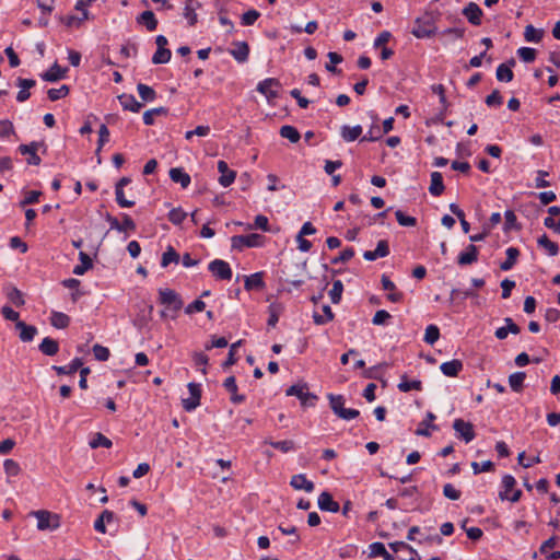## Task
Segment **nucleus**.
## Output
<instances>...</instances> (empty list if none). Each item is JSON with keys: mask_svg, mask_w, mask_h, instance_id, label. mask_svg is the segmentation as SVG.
I'll return each mask as SVG.
<instances>
[{"mask_svg": "<svg viewBox=\"0 0 560 560\" xmlns=\"http://www.w3.org/2000/svg\"><path fill=\"white\" fill-rule=\"evenodd\" d=\"M285 395L295 396L300 400L301 406L304 408L314 407L318 400L317 395L308 390V384L305 382H299L291 385L287 388Z\"/></svg>", "mask_w": 560, "mask_h": 560, "instance_id": "1", "label": "nucleus"}, {"mask_svg": "<svg viewBox=\"0 0 560 560\" xmlns=\"http://www.w3.org/2000/svg\"><path fill=\"white\" fill-rule=\"evenodd\" d=\"M327 398L329 399L330 409L338 418L352 420L360 416V411L358 409L345 407L346 399L342 395L328 394Z\"/></svg>", "mask_w": 560, "mask_h": 560, "instance_id": "2", "label": "nucleus"}, {"mask_svg": "<svg viewBox=\"0 0 560 560\" xmlns=\"http://www.w3.org/2000/svg\"><path fill=\"white\" fill-rule=\"evenodd\" d=\"M159 302L174 313L171 315L172 319L177 317V312L184 305L180 295L176 291L167 288L159 290Z\"/></svg>", "mask_w": 560, "mask_h": 560, "instance_id": "3", "label": "nucleus"}, {"mask_svg": "<svg viewBox=\"0 0 560 560\" xmlns=\"http://www.w3.org/2000/svg\"><path fill=\"white\" fill-rule=\"evenodd\" d=\"M436 32L434 19L431 14L427 13L415 21L411 34L417 38H429Z\"/></svg>", "mask_w": 560, "mask_h": 560, "instance_id": "4", "label": "nucleus"}, {"mask_svg": "<svg viewBox=\"0 0 560 560\" xmlns=\"http://www.w3.org/2000/svg\"><path fill=\"white\" fill-rule=\"evenodd\" d=\"M32 516L37 518V528L39 530H55L60 526V517L46 510L31 512Z\"/></svg>", "mask_w": 560, "mask_h": 560, "instance_id": "5", "label": "nucleus"}, {"mask_svg": "<svg viewBox=\"0 0 560 560\" xmlns=\"http://www.w3.org/2000/svg\"><path fill=\"white\" fill-rule=\"evenodd\" d=\"M265 237L258 233H250L246 235H234L231 238L232 248L243 250L245 247H260L264 245Z\"/></svg>", "mask_w": 560, "mask_h": 560, "instance_id": "6", "label": "nucleus"}, {"mask_svg": "<svg viewBox=\"0 0 560 560\" xmlns=\"http://www.w3.org/2000/svg\"><path fill=\"white\" fill-rule=\"evenodd\" d=\"M281 88V82L277 78H267L260 81L257 84L256 90L266 96L268 102H271L273 98L279 96V89Z\"/></svg>", "mask_w": 560, "mask_h": 560, "instance_id": "7", "label": "nucleus"}, {"mask_svg": "<svg viewBox=\"0 0 560 560\" xmlns=\"http://www.w3.org/2000/svg\"><path fill=\"white\" fill-rule=\"evenodd\" d=\"M453 429L457 434V438L463 440L465 443H470L475 438L474 424L469 421H465L462 418H457L453 422Z\"/></svg>", "mask_w": 560, "mask_h": 560, "instance_id": "8", "label": "nucleus"}, {"mask_svg": "<svg viewBox=\"0 0 560 560\" xmlns=\"http://www.w3.org/2000/svg\"><path fill=\"white\" fill-rule=\"evenodd\" d=\"M209 271L219 280H231L232 269L230 265L222 259H214L208 266Z\"/></svg>", "mask_w": 560, "mask_h": 560, "instance_id": "9", "label": "nucleus"}, {"mask_svg": "<svg viewBox=\"0 0 560 560\" xmlns=\"http://www.w3.org/2000/svg\"><path fill=\"white\" fill-rule=\"evenodd\" d=\"M190 397L183 399V408L186 411H192L200 405L201 388L200 385L194 382L187 385Z\"/></svg>", "mask_w": 560, "mask_h": 560, "instance_id": "10", "label": "nucleus"}, {"mask_svg": "<svg viewBox=\"0 0 560 560\" xmlns=\"http://www.w3.org/2000/svg\"><path fill=\"white\" fill-rule=\"evenodd\" d=\"M40 145H43L42 142L32 141L28 144H20L18 150L21 154L28 155L27 164L37 166L42 162L40 158L37 154V150Z\"/></svg>", "mask_w": 560, "mask_h": 560, "instance_id": "11", "label": "nucleus"}, {"mask_svg": "<svg viewBox=\"0 0 560 560\" xmlns=\"http://www.w3.org/2000/svg\"><path fill=\"white\" fill-rule=\"evenodd\" d=\"M516 65L514 58H510L508 61L500 63L495 71V78L500 82H511L514 78L512 68Z\"/></svg>", "mask_w": 560, "mask_h": 560, "instance_id": "12", "label": "nucleus"}, {"mask_svg": "<svg viewBox=\"0 0 560 560\" xmlns=\"http://www.w3.org/2000/svg\"><path fill=\"white\" fill-rule=\"evenodd\" d=\"M462 13L468 20V22L470 24H472L474 26H478L481 24V18L483 15V12L477 3L469 2L463 9Z\"/></svg>", "mask_w": 560, "mask_h": 560, "instance_id": "13", "label": "nucleus"}, {"mask_svg": "<svg viewBox=\"0 0 560 560\" xmlns=\"http://www.w3.org/2000/svg\"><path fill=\"white\" fill-rule=\"evenodd\" d=\"M390 253L389 244L386 240L378 241L376 248L374 250H365L363 253V258L368 261L376 260L377 258H384L388 256Z\"/></svg>", "mask_w": 560, "mask_h": 560, "instance_id": "14", "label": "nucleus"}, {"mask_svg": "<svg viewBox=\"0 0 560 560\" xmlns=\"http://www.w3.org/2000/svg\"><path fill=\"white\" fill-rule=\"evenodd\" d=\"M317 504L322 511L337 513L340 510L339 503L335 501L332 495L327 491H324L319 494Z\"/></svg>", "mask_w": 560, "mask_h": 560, "instance_id": "15", "label": "nucleus"}, {"mask_svg": "<svg viewBox=\"0 0 560 560\" xmlns=\"http://www.w3.org/2000/svg\"><path fill=\"white\" fill-rule=\"evenodd\" d=\"M266 287L264 281V272L258 271L245 277L244 288L246 291H261Z\"/></svg>", "mask_w": 560, "mask_h": 560, "instance_id": "16", "label": "nucleus"}, {"mask_svg": "<svg viewBox=\"0 0 560 560\" xmlns=\"http://www.w3.org/2000/svg\"><path fill=\"white\" fill-rule=\"evenodd\" d=\"M478 247L474 244H469L466 249L459 253L457 257V264L459 266H467L478 260Z\"/></svg>", "mask_w": 560, "mask_h": 560, "instance_id": "17", "label": "nucleus"}, {"mask_svg": "<svg viewBox=\"0 0 560 560\" xmlns=\"http://www.w3.org/2000/svg\"><path fill=\"white\" fill-rule=\"evenodd\" d=\"M218 171L221 173L219 177V183L223 187H229L236 177V172L229 168L228 163L225 161L218 162Z\"/></svg>", "mask_w": 560, "mask_h": 560, "instance_id": "18", "label": "nucleus"}, {"mask_svg": "<svg viewBox=\"0 0 560 560\" xmlns=\"http://www.w3.org/2000/svg\"><path fill=\"white\" fill-rule=\"evenodd\" d=\"M559 538L557 536H551L547 540H545L539 547V552L546 557L548 560H558L560 559V551H551L553 547L558 545Z\"/></svg>", "mask_w": 560, "mask_h": 560, "instance_id": "19", "label": "nucleus"}, {"mask_svg": "<svg viewBox=\"0 0 560 560\" xmlns=\"http://www.w3.org/2000/svg\"><path fill=\"white\" fill-rule=\"evenodd\" d=\"M464 364L458 359L443 362L440 365L441 372L447 377H456L463 371Z\"/></svg>", "mask_w": 560, "mask_h": 560, "instance_id": "20", "label": "nucleus"}, {"mask_svg": "<svg viewBox=\"0 0 560 560\" xmlns=\"http://www.w3.org/2000/svg\"><path fill=\"white\" fill-rule=\"evenodd\" d=\"M67 71V68H61L55 62L47 71L40 74V78L47 82H57L66 77Z\"/></svg>", "mask_w": 560, "mask_h": 560, "instance_id": "21", "label": "nucleus"}, {"mask_svg": "<svg viewBox=\"0 0 560 560\" xmlns=\"http://www.w3.org/2000/svg\"><path fill=\"white\" fill-rule=\"evenodd\" d=\"M290 486L295 490H304L308 493L312 492L315 488L314 482L308 480L304 474L292 476Z\"/></svg>", "mask_w": 560, "mask_h": 560, "instance_id": "22", "label": "nucleus"}, {"mask_svg": "<svg viewBox=\"0 0 560 560\" xmlns=\"http://www.w3.org/2000/svg\"><path fill=\"white\" fill-rule=\"evenodd\" d=\"M435 415L431 411H428L425 415L424 420L420 423V427L416 430V434L420 436H430L431 433L429 429H432L433 431H438L439 427L433 423L435 420Z\"/></svg>", "mask_w": 560, "mask_h": 560, "instance_id": "23", "label": "nucleus"}, {"mask_svg": "<svg viewBox=\"0 0 560 560\" xmlns=\"http://www.w3.org/2000/svg\"><path fill=\"white\" fill-rule=\"evenodd\" d=\"M224 388L231 393V401L233 404H241L245 401V395L237 394V384L234 376H229L223 383Z\"/></svg>", "mask_w": 560, "mask_h": 560, "instance_id": "24", "label": "nucleus"}, {"mask_svg": "<svg viewBox=\"0 0 560 560\" xmlns=\"http://www.w3.org/2000/svg\"><path fill=\"white\" fill-rule=\"evenodd\" d=\"M15 328L20 330L19 337L23 342L32 341L37 335V328L33 325H27L23 320L16 322Z\"/></svg>", "mask_w": 560, "mask_h": 560, "instance_id": "25", "label": "nucleus"}, {"mask_svg": "<svg viewBox=\"0 0 560 560\" xmlns=\"http://www.w3.org/2000/svg\"><path fill=\"white\" fill-rule=\"evenodd\" d=\"M170 178L174 183L180 184L182 188H187L190 185L191 178L183 167H173L170 170Z\"/></svg>", "mask_w": 560, "mask_h": 560, "instance_id": "26", "label": "nucleus"}, {"mask_svg": "<svg viewBox=\"0 0 560 560\" xmlns=\"http://www.w3.org/2000/svg\"><path fill=\"white\" fill-rule=\"evenodd\" d=\"M235 48L230 50V54L233 58L240 62H246L249 56V46L246 42H236L234 43Z\"/></svg>", "mask_w": 560, "mask_h": 560, "instance_id": "27", "label": "nucleus"}, {"mask_svg": "<svg viewBox=\"0 0 560 560\" xmlns=\"http://www.w3.org/2000/svg\"><path fill=\"white\" fill-rule=\"evenodd\" d=\"M120 105L125 110H130L132 113H138L142 108V104L137 101V98L132 94H121L118 96Z\"/></svg>", "mask_w": 560, "mask_h": 560, "instance_id": "28", "label": "nucleus"}, {"mask_svg": "<svg viewBox=\"0 0 560 560\" xmlns=\"http://www.w3.org/2000/svg\"><path fill=\"white\" fill-rule=\"evenodd\" d=\"M445 190V186L443 183V176L440 172L431 173V184L429 187V192L434 196H441Z\"/></svg>", "mask_w": 560, "mask_h": 560, "instance_id": "29", "label": "nucleus"}, {"mask_svg": "<svg viewBox=\"0 0 560 560\" xmlns=\"http://www.w3.org/2000/svg\"><path fill=\"white\" fill-rule=\"evenodd\" d=\"M506 258L504 261L500 264V269L503 271L511 270L517 262V259L521 255L520 249L516 247H509L505 250Z\"/></svg>", "mask_w": 560, "mask_h": 560, "instance_id": "30", "label": "nucleus"}, {"mask_svg": "<svg viewBox=\"0 0 560 560\" xmlns=\"http://www.w3.org/2000/svg\"><path fill=\"white\" fill-rule=\"evenodd\" d=\"M38 349L43 354L54 357L59 351V343L50 337H45L39 343Z\"/></svg>", "mask_w": 560, "mask_h": 560, "instance_id": "31", "label": "nucleus"}, {"mask_svg": "<svg viewBox=\"0 0 560 560\" xmlns=\"http://www.w3.org/2000/svg\"><path fill=\"white\" fill-rule=\"evenodd\" d=\"M477 296V293L471 290H465L460 291L458 289H452L450 294V304L452 305H459L462 304L466 299Z\"/></svg>", "mask_w": 560, "mask_h": 560, "instance_id": "32", "label": "nucleus"}, {"mask_svg": "<svg viewBox=\"0 0 560 560\" xmlns=\"http://www.w3.org/2000/svg\"><path fill=\"white\" fill-rule=\"evenodd\" d=\"M137 23L145 25L147 30L153 32L158 27V20L151 10L143 11L137 16Z\"/></svg>", "mask_w": 560, "mask_h": 560, "instance_id": "33", "label": "nucleus"}, {"mask_svg": "<svg viewBox=\"0 0 560 560\" xmlns=\"http://www.w3.org/2000/svg\"><path fill=\"white\" fill-rule=\"evenodd\" d=\"M83 365V361L81 358H74L69 365L58 366L52 365V370L56 371L58 375H71L75 373Z\"/></svg>", "mask_w": 560, "mask_h": 560, "instance_id": "34", "label": "nucleus"}, {"mask_svg": "<svg viewBox=\"0 0 560 560\" xmlns=\"http://www.w3.org/2000/svg\"><path fill=\"white\" fill-rule=\"evenodd\" d=\"M398 389L402 393H408L410 390H422V382L420 380H411L407 378V375L404 374L400 377V382L397 385Z\"/></svg>", "mask_w": 560, "mask_h": 560, "instance_id": "35", "label": "nucleus"}, {"mask_svg": "<svg viewBox=\"0 0 560 560\" xmlns=\"http://www.w3.org/2000/svg\"><path fill=\"white\" fill-rule=\"evenodd\" d=\"M79 259L81 261L80 265H77L74 268H73V273L77 275V276H82L84 275L89 269H91L93 267V260L92 258L84 252H80L79 253Z\"/></svg>", "mask_w": 560, "mask_h": 560, "instance_id": "36", "label": "nucleus"}, {"mask_svg": "<svg viewBox=\"0 0 560 560\" xmlns=\"http://www.w3.org/2000/svg\"><path fill=\"white\" fill-rule=\"evenodd\" d=\"M340 133L345 141L352 142L361 136L362 127L360 125H355L353 127L345 125L341 127Z\"/></svg>", "mask_w": 560, "mask_h": 560, "instance_id": "37", "label": "nucleus"}, {"mask_svg": "<svg viewBox=\"0 0 560 560\" xmlns=\"http://www.w3.org/2000/svg\"><path fill=\"white\" fill-rule=\"evenodd\" d=\"M537 244L539 247L545 248L549 256H557L559 253L558 244L552 242L547 234H542L538 237Z\"/></svg>", "mask_w": 560, "mask_h": 560, "instance_id": "38", "label": "nucleus"}, {"mask_svg": "<svg viewBox=\"0 0 560 560\" xmlns=\"http://www.w3.org/2000/svg\"><path fill=\"white\" fill-rule=\"evenodd\" d=\"M526 378L525 372H515L509 376V384L513 392L520 393L523 390L524 381Z\"/></svg>", "mask_w": 560, "mask_h": 560, "instance_id": "39", "label": "nucleus"}, {"mask_svg": "<svg viewBox=\"0 0 560 560\" xmlns=\"http://www.w3.org/2000/svg\"><path fill=\"white\" fill-rule=\"evenodd\" d=\"M180 259L179 254L173 246H167L166 250L163 253L161 258V267L166 268L170 264H177Z\"/></svg>", "mask_w": 560, "mask_h": 560, "instance_id": "40", "label": "nucleus"}, {"mask_svg": "<svg viewBox=\"0 0 560 560\" xmlns=\"http://www.w3.org/2000/svg\"><path fill=\"white\" fill-rule=\"evenodd\" d=\"M516 480L512 475H504L502 478V490L499 492V498L504 501L509 498V492L514 489Z\"/></svg>", "mask_w": 560, "mask_h": 560, "instance_id": "41", "label": "nucleus"}, {"mask_svg": "<svg viewBox=\"0 0 560 560\" xmlns=\"http://www.w3.org/2000/svg\"><path fill=\"white\" fill-rule=\"evenodd\" d=\"M279 133L282 138L288 139L291 143H296L301 139L299 130L290 125H284L280 128Z\"/></svg>", "mask_w": 560, "mask_h": 560, "instance_id": "42", "label": "nucleus"}, {"mask_svg": "<svg viewBox=\"0 0 560 560\" xmlns=\"http://www.w3.org/2000/svg\"><path fill=\"white\" fill-rule=\"evenodd\" d=\"M50 324L58 329H65L70 324V317L61 312H52L50 317Z\"/></svg>", "mask_w": 560, "mask_h": 560, "instance_id": "43", "label": "nucleus"}, {"mask_svg": "<svg viewBox=\"0 0 560 560\" xmlns=\"http://www.w3.org/2000/svg\"><path fill=\"white\" fill-rule=\"evenodd\" d=\"M89 445L91 448H98V447L109 448V447H112L113 442L107 436H105L103 433L97 432L93 435V438L89 442Z\"/></svg>", "mask_w": 560, "mask_h": 560, "instance_id": "44", "label": "nucleus"}, {"mask_svg": "<svg viewBox=\"0 0 560 560\" xmlns=\"http://www.w3.org/2000/svg\"><path fill=\"white\" fill-rule=\"evenodd\" d=\"M544 30H537L532 24L525 27L524 37L526 42L539 43L542 39Z\"/></svg>", "mask_w": 560, "mask_h": 560, "instance_id": "45", "label": "nucleus"}, {"mask_svg": "<svg viewBox=\"0 0 560 560\" xmlns=\"http://www.w3.org/2000/svg\"><path fill=\"white\" fill-rule=\"evenodd\" d=\"M167 113L168 109L163 106L145 110L143 113V122L147 126H152L154 124V117H156V115H167Z\"/></svg>", "mask_w": 560, "mask_h": 560, "instance_id": "46", "label": "nucleus"}, {"mask_svg": "<svg viewBox=\"0 0 560 560\" xmlns=\"http://www.w3.org/2000/svg\"><path fill=\"white\" fill-rule=\"evenodd\" d=\"M137 90H138L139 96L144 102H153L156 98V92L153 90V88H151L147 84L138 83Z\"/></svg>", "mask_w": 560, "mask_h": 560, "instance_id": "47", "label": "nucleus"}, {"mask_svg": "<svg viewBox=\"0 0 560 560\" xmlns=\"http://www.w3.org/2000/svg\"><path fill=\"white\" fill-rule=\"evenodd\" d=\"M450 211L456 215L460 222L462 229L464 233H468L470 230V224L465 219V212L458 207L456 203H451L448 206Z\"/></svg>", "mask_w": 560, "mask_h": 560, "instance_id": "48", "label": "nucleus"}, {"mask_svg": "<svg viewBox=\"0 0 560 560\" xmlns=\"http://www.w3.org/2000/svg\"><path fill=\"white\" fill-rule=\"evenodd\" d=\"M504 219H505V222H504V228L503 230L505 232L510 231V230H521V225L517 223V218L514 213L513 210H506L504 212Z\"/></svg>", "mask_w": 560, "mask_h": 560, "instance_id": "49", "label": "nucleus"}, {"mask_svg": "<svg viewBox=\"0 0 560 560\" xmlns=\"http://www.w3.org/2000/svg\"><path fill=\"white\" fill-rule=\"evenodd\" d=\"M265 444H269L276 450L281 451L282 453H288L294 450V442L291 440H284V441H271V440H265Z\"/></svg>", "mask_w": 560, "mask_h": 560, "instance_id": "50", "label": "nucleus"}, {"mask_svg": "<svg viewBox=\"0 0 560 560\" xmlns=\"http://www.w3.org/2000/svg\"><path fill=\"white\" fill-rule=\"evenodd\" d=\"M440 338V329L436 325H429L427 328H425V332H424V337H423V340L424 342H427L428 345H434Z\"/></svg>", "mask_w": 560, "mask_h": 560, "instance_id": "51", "label": "nucleus"}, {"mask_svg": "<svg viewBox=\"0 0 560 560\" xmlns=\"http://www.w3.org/2000/svg\"><path fill=\"white\" fill-rule=\"evenodd\" d=\"M172 57V52L168 48H158L152 57L154 65L167 63Z\"/></svg>", "mask_w": 560, "mask_h": 560, "instance_id": "52", "label": "nucleus"}, {"mask_svg": "<svg viewBox=\"0 0 560 560\" xmlns=\"http://www.w3.org/2000/svg\"><path fill=\"white\" fill-rule=\"evenodd\" d=\"M342 292H343L342 281L335 280L332 282V288L329 291V298L334 304H338L341 301Z\"/></svg>", "mask_w": 560, "mask_h": 560, "instance_id": "53", "label": "nucleus"}, {"mask_svg": "<svg viewBox=\"0 0 560 560\" xmlns=\"http://www.w3.org/2000/svg\"><path fill=\"white\" fill-rule=\"evenodd\" d=\"M243 343V340H237L236 342L232 343L230 346V350L228 353L226 360L222 363V368L229 369L230 366L234 365L237 361V358L235 357V351L238 347H241Z\"/></svg>", "mask_w": 560, "mask_h": 560, "instance_id": "54", "label": "nucleus"}, {"mask_svg": "<svg viewBox=\"0 0 560 560\" xmlns=\"http://www.w3.org/2000/svg\"><path fill=\"white\" fill-rule=\"evenodd\" d=\"M69 92H70V88L66 84H62L58 89H49L47 92V95L51 102H56L60 98L66 97L69 94Z\"/></svg>", "mask_w": 560, "mask_h": 560, "instance_id": "55", "label": "nucleus"}, {"mask_svg": "<svg viewBox=\"0 0 560 560\" xmlns=\"http://www.w3.org/2000/svg\"><path fill=\"white\" fill-rule=\"evenodd\" d=\"M89 19V12L88 11H84L83 15L81 16H77V15H73V14H69L65 18H61V22L65 23L68 27H72V26H80L81 23Z\"/></svg>", "mask_w": 560, "mask_h": 560, "instance_id": "56", "label": "nucleus"}, {"mask_svg": "<svg viewBox=\"0 0 560 560\" xmlns=\"http://www.w3.org/2000/svg\"><path fill=\"white\" fill-rule=\"evenodd\" d=\"M370 557L390 558V553L386 550L383 542L375 541L370 545Z\"/></svg>", "mask_w": 560, "mask_h": 560, "instance_id": "57", "label": "nucleus"}, {"mask_svg": "<svg viewBox=\"0 0 560 560\" xmlns=\"http://www.w3.org/2000/svg\"><path fill=\"white\" fill-rule=\"evenodd\" d=\"M517 55L524 62L529 63L535 61L537 51L532 47H521L517 49Z\"/></svg>", "mask_w": 560, "mask_h": 560, "instance_id": "58", "label": "nucleus"}, {"mask_svg": "<svg viewBox=\"0 0 560 560\" xmlns=\"http://www.w3.org/2000/svg\"><path fill=\"white\" fill-rule=\"evenodd\" d=\"M259 16H260V13L257 10L250 9L242 14L241 24L244 26H250V25L255 24V22L259 19Z\"/></svg>", "mask_w": 560, "mask_h": 560, "instance_id": "59", "label": "nucleus"}, {"mask_svg": "<svg viewBox=\"0 0 560 560\" xmlns=\"http://www.w3.org/2000/svg\"><path fill=\"white\" fill-rule=\"evenodd\" d=\"M186 217L187 213L182 208H173L167 214L170 222L175 225H179Z\"/></svg>", "mask_w": 560, "mask_h": 560, "instance_id": "60", "label": "nucleus"}, {"mask_svg": "<svg viewBox=\"0 0 560 560\" xmlns=\"http://www.w3.org/2000/svg\"><path fill=\"white\" fill-rule=\"evenodd\" d=\"M280 312L281 307L278 304H270L268 306L269 317L267 320V325L269 327H275L277 325V323L279 322Z\"/></svg>", "mask_w": 560, "mask_h": 560, "instance_id": "61", "label": "nucleus"}, {"mask_svg": "<svg viewBox=\"0 0 560 560\" xmlns=\"http://www.w3.org/2000/svg\"><path fill=\"white\" fill-rule=\"evenodd\" d=\"M396 220L401 226H416L417 219L415 217H410L405 214L401 210H397L395 212Z\"/></svg>", "mask_w": 560, "mask_h": 560, "instance_id": "62", "label": "nucleus"}, {"mask_svg": "<svg viewBox=\"0 0 560 560\" xmlns=\"http://www.w3.org/2000/svg\"><path fill=\"white\" fill-rule=\"evenodd\" d=\"M7 298L16 307L23 306L25 303L22 292L16 288H11V290L7 293Z\"/></svg>", "mask_w": 560, "mask_h": 560, "instance_id": "63", "label": "nucleus"}, {"mask_svg": "<svg viewBox=\"0 0 560 560\" xmlns=\"http://www.w3.org/2000/svg\"><path fill=\"white\" fill-rule=\"evenodd\" d=\"M485 103L489 107H499L503 104V97L499 90H493L491 94H489Z\"/></svg>", "mask_w": 560, "mask_h": 560, "instance_id": "64", "label": "nucleus"}]
</instances>
